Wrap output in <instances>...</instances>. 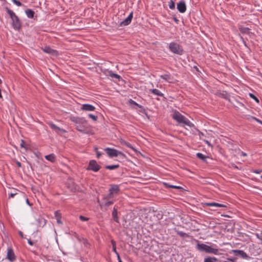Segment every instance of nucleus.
Listing matches in <instances>:
<instances>
[{
	"instance_id": "51",
	"label": "nucleus",
	"mask_w": 262,
	"mask_h": 262,
	"mask_svg": "<svg viewBox=\"0 0 262 262\" xmlns=\"http://www.w3.org/2000/svg\"><path fill=\"white\" fill-rule=\"evenodd\" d=\"M111 243L112 244L113 247L114 246H116V242L114 240L111 241Z\"/></svg>"
},
{
	"instance_id": "43",
	"label": "nucleus",
	"mask_w": 262,
	"mask_h": 262,
	"mask_svg": "<svg viewBox=\"0 0 262 262\" xmlns=\"http://www.w3.org/2000/svg\"><path fill=\"white\" fill-rule=\"evenodd\" d=\"M256 236L257 238H258L259 240H260L261 241V244H262V235H259V234L257 233L256 234Z\"/></svg>"
},
{
	"instance_id": "14",
	"label": "nucleus",
	"mask_w": 262,
	"mask_h": 262,
	"mask_svg": "<svg viewBox=\"0 0 262 262\" xmlns=\"http://www.w3.org/2000/svg\"><path fill=\"white\" fill-rule=\"evenodd\" d=\"M42 50L44 52L51 54L52 55H56L57 52L56 50L51 49L49 46H46L45 48H42Z\"/></svg>"
},
{
	"instance_id": "23",
	"label": "nucleus",
	"mask_w": 262,
	"mask_h": 262,
	"mask_svg": "<svg viewBox=\"0 0 262 262\" xmlns=\"http://www.w3.org/2000/svg\"><path fill=\"white\" fill-rule=\"evenodd\" d=\"M196 157H197V158H198L199 159L202 160V161H203L204 162H206L207 158H208V157L205 156L204 155H203V154L200 153V152H198L196 154Z\"/></svg>"
},
{
	"instance_id": "53",
	"label": "nucleus",
	"mask_w": 262,
	"mask_h": 262,
	"mask_svg": "<svg viewBox=\"0 0 262 262\" xmlns=\"http://www.w3.org/2000/svg\"><path fill=\"white\" fill-rule=\"evenodd\" d=\"M241 154L244 157L247 156V154L244 152H243V151L241 152Z\"/></svg>"
},
{
	"instance_id": "19",
	"label": "nucleus",
	"mask_w": 262,
	"mask_h": 262,
	"mask_svg": "<svg viewBox=\"0 0 262 262\" xmlns=\"http://www.w3.org/2000/svg\"><path fill=\"white\" fill-rule=\"evenodd\" d=\"M113 203H114V202L113 201H110L109 200L104 201V199L103 198V199L102 200V203L100 205V206L102 207L103 206L108 207V206L111 205L112 204H113Z\"/></svg>"
},
{
	"instance_id": "25",
	"label": "nucleus",
	"mask_w": 262,
	"mask_h": 262,
	"mask_svg": "<svg viewBox=\"0 0 262 262\" xmlns=\"http://www.w3.org/2000/svg\"><path fill=\"white\" fill-rule=\"evenodd\" d=\"M26 13L29 18H33L34 15V12L31 9H28L26 11Z\"/></svg>"
},
{
	"instance_id": "22",
	"label": "nucleus",
	"mask_w": 262,
	"mask_h": 262,
	"mask_svg": "<svg viewBox=\"0 0 262 262\" xmlns=\"http://www.w3.org/2000/svg\"><path fill=\"white\" fill-rule=\"evenodd\" d=\"M37 222H38V225L41 227L44 226L46 224V220L41 217H39L38 219H37Z\"/></svg>"
},
{
	"instance_id": "36",
	"label": "nucleus",
	"mask_w": 262,
	"mask_h": 262,
	"mask_svg": "<svg viewBox=\"0 0 262 262\" xmlns=\"http://www.w3.org/2000/svg\"><path fill=\"white\" fill-rule=\"evenodd\" d=\"M79 219H80V220L81 221H83V222H84V221H88L89 220V218H88V217H85V216H82V215H80V216H79Z\"/></svg>"
},
{
	"instance_id": "41",
	"label": "nucleus",
	"mask_w": 262,
	"mask_h": 262,
	"mask_svg": "<svg viewBox=\"0 0 262 262\" xmlns=\"http://www.w3.org/2000/svg\"><path fill=\"white\" fill-rule=\"evenodd\" d=\"M18 193L17 192L10 193L9 194V198H13L15 195H17Z\"/></svg>"
},
{
	"instance_id": "17",
	"label": "nucleus",
	"mask_w": 262,
	"mask_h": 262,
	"mask_svg": "<svg viewBox=\"0 0 262 262\" xmlns=\"http://www.w3.org/2000/svg\"><path fill=\"white\" fill-rule=\"evenodd\" d=\"M206 205L208 206H213L216 207H226L227 206L224 204H219L217 203H207Z\"/></svg>"
},
{
	"instance_id": "54",
	"label": "nucleus",
	"mask_w": 262,
	"mask_h": 262,
	"mask_svg": "<svg viewBox=\"0 0 262 262\" xmlns=\"http://www.w3.org/2000/svg\"><path fill=\"white\" fill-rule=\"evenodd\" d=\"M101 156V154H100L98 151H97V157L99 158Z\"/></svg>"
},
{
	"instance_id": "24",
	"label": "nucleus",
	"mask_w": 262,
	"mask_h": 262,
	"mask_svg": "<svg viewBox=\"0 0 262 262\" xmlns=\"http://www.w3.org/2000/svg\"><path fill=\"white\" fill-rule=\"evenodd\" d=\"M218 261L217 258L215 257H208L205 258L204 262H216Z\"/></svg>"
},
{
	"instance_id": "32",
	"label": "nucleus",
	"mask_w": 262,
	"mask_h": 262,
	"mask_svg": "<svg viewBox=\"0 0 262 262\" xmlns=\"http://www.w3.org/2000/svg\"><path fill=\"white\" fill-rule=\"evenodd\" d=\"M176 232L178 235H179L180 236L182 237L188 236L187 234L186 233L183 232L182 231L177 230Z\"/></svg>"
},
{
	"instance_id": "21",
	"label": "nucleus",
	"mask_w": 262,
	"mask_h": 262,
	"mask_svg": "<svg viewBox=\"0 0 262 262\" xmlns=\"http://www.w3.org/2000/svg\"><path fill=\"white\" fill-rule=\"evenodd\" d=\"M160 77L162 79H163L168 82H170V80H171L172 79L171 76L169 74H165L164 75H162L160 76Z\"/></svg>"
},
{
	"instance_id": "47",
	"label": "nucleus",
	"mask_w": 262,
	"mask_h": 262,
	"mask_svg": "<svg viewBox=\"0 0 262 262\" xmlns=\"http://www.w3.org/2000/svg\"><path fill=\"white\" fill-rule=\"evenodd\" d=\"M253 119H254V120H255L257 122H258V123H262V121H260V120H259V119H257V118H255V117H253Z\"/></svg>"
},
{
	"instance_id": "28",
	"label": "nucleus",
	"mask_w": 262,
	"mask_h": 262,
	"mask_svg": "<svg viewBox=\"0 0 262 262\" xmlns=\"http://www.w3.org/2000/svg\"><path fill=\"white\" fill-rule=\"evenodd\" d=\"M119 167L118 164L117 165H107L105 166V168L110 170H113L116 168H118Z\"/></svg>"
},
{
	"instance_id": "10",
	"label": "nucleus",
	"mask_w": 262,
	"mask_h": 262,
	"mask_svg": "<svg viewBox=\"0 0 262 262\" xmlns=\"http://www.w3.org/2000/svg\"><path fill=\"white\" fill-rule=\"evenodd\" d=\"M81 110L85 111H94L95 110V107L91 104H83L82 105Z\"/></svg>"
},
{
	"instance_id": "33",
	"label": "nucleus",
	"mask_w": 262,
	"mask_h": 262,
	"mask_svg": "<svg viewBox=\"0 0 262 262\" xmlns=\"http://www.w3.org/2000/svg\"><path fill=\"white\" fill-rule=\"evenodd\" d=\"M168 5L170 9H173L175 8V3L172 0H170Z\"/></svg>"
},
{
	"instance_id": "42",
	"label": "nucleus",
	"mask_w": 262,
	"mask_h": 262,
	"mask_svg": "<svg viewBox=\"0 0 262 262\" xmlns=\"http://www.w3.org/2000/svg\"><path fill=\"white\" fill-rule=\"evenodd\" d=\"M236 258H227V260H225L226 261H230V262H236L235 261Z\"/></svg>"
},
{
	"instance_id": "5",
	"label": "nucleus",
	"mask_w": 262,
	"mask_h": 262,
	"mask_svg": "<svg viewBox=\"0 0 262 262\" xmlns=\"http://www.w3.org/2000/svg\"><path fill=\"white\" fill-rule=\"evenodd\" d=\"M169 49L174 54L181 55L183 54L184 51L182 47L178 43L172 42L169 43Z\"/></svg>"
},
{
	"instance_id": "4",
	"label": "nucleus",
	"mask_w": 262,
	"mask_h": 262,
	"mask_svg": "<svg viewBox=\"0 0 262 262\" xmlns=\"http://www.w3.org/2000/svg\"><path fill=\"white\" fill-rule=\"evenodd\" d=\"M172 118L179 123H183L189 126H191L192 125L188 119L186 118L179 112H175L172 116Z\"/></svg>"
},
{
	"instance_id": "30",
	"label": "nucleus",
	"mask_w": 262,
	"mask_h": 262,
	"mask_svg": "<svg viewBox=\"0 0 262 262\" xmlns=\"http://www.w3.org/2000/svg\"><path fill=\"white\" fill-rule=\"evenodd\" d=\"M108 73H109V75L112 78H117V79L120 78V76H119L118 74L113 73L112 71H109Z\"/></svg>"
},
{
	"instance_id": "13",
	"label": "nucleus",
	"mask_w": 262,
	"mask_h": 262,
	"mask_svg": "<svg viewBox=\"0 0 262 262\" xmlns=\"http://www.w3.org/2000/svg\"><path fill=\"white\" fill-rule=\"evenodd\" d=\"M7 258L10 261H13L15 259V256L12 249H8Z\"/></svg>"
},
{
	"instance_id": "27",
	"label": "nucleus",
	"mask_w": 262,
	"mask_h": 262,
	"mask_svg": "<svg viewBox=\"0 0 262 262\" xmlns=\"http://www.w3.org/2000/svg\"><path fill=\"white\" fill-rule=\"evenodd\" d=\"M163 184L166 187L175 188V189H182V187L180 186L169 185L168 183H165V182H164Z\"/></svg>"
},
{
	"instance_id": "16",
	"label": "nucleus",
	"mask_w": 262,
	"mask_h": 262,
	"mask_svg": "<svg viewBox=\"0 0 262 262\" xmlns=\"http://www.w3.org/2000/svg\"><path fill=\"white\" fill-rule=\"evenodd\" d=\"M55 217L57 220V223L58 224H62V222L61 220V214L60 213L59 211L57 210L54 212Z\"/></svg>"
},
{
	"instance_id": "35",
	"label": "nucleus",
	"mask_w": 262,
	"mask_h": 262,
	"mask_svg": "<svg viewBox=\"0 0 262 262\" xmlns=\"http://www.w3.org/2000/svg\"><path fill=\"white\" fill-rule=\"evenodd\" d=\"M249 96H250V97L251 98L254 99L256 102H257V103L259 102L258 99L254 94L250 93V94H249Z\"/></svg>"
},
{
	"instance_id": "38",
	"label": "nucleus",
	"mask_w": 262,
	"mask_h": 262,
	"mask_svg": "<svg viewBox=\"0 0 262 262\" xmlns=\"http://www.w3.org/2000/svg\"><path fill=\"white\" fill-rule=\"evenodd\" d=\"M249 29L247 28H244L241 30V31L244 33H248Z\"/></svg>"
},
{
	"instance_id": "48",
	"label": "nucleus",
	"mask_w": 262,
	"mask_h": 262,
	"mask_svg": "<svg viewBox=\"0 0 262 262\" xmlns=\"http://www.w3.org/2000/svg\"><path fill=\"white\" fill-rule=\"evenodd\" d=\"M204 142L209 146H212L210 143L207 140H204Z\"/></svg>"
},
{
	"instance_id": "15",
	"label": "nucleus",
	"mask_w": 262,
	"mask_h": 262,
	"mask_svg": "<svg viewBox=\"0 0 262 262\" xmlns=\"http://www.w3.org/2000/svg\"><path fill=\"white\" fill-rule=\"evenodd\" d=\"M120 190V188L118 185H111V188H110V192H111V193L113 194H117Z\"/></svg>"
},
{
	"instance_id": "40",
	"label": "nucleus",
	"mask_w": 262,
	"mask_h": 262,
	"mask_svg": "<svg viewBox=\"0 0 262 262\" xmlns=\"http://www.w3.org/2000/svg\"><path fill=\"white\" fill-rule=\"evenodd\" d=\"M12 1L15 4H16L18 6H20L21 5V3L19 1L16 0H12Z\"/></svg>"
},
{
	"instance_id": "46",
	"label": "nucleus",
	"mask_w": 262,
	"mask_h": 262,
	"mask_svg": "<svg viewBox=\"0 0 262 262\" xmlns=\"http://www.w3.org/2000/svg\"><path fill=\"white\" fill-rule=\"evenodd\" d=\"M28 243L31 246L33 245V243L30 239H28Z\"/></svg>"
},
{
	"instance_id": "45",
	"label": "nucleus",
	"mask_w": 262,
	"mask_h": 262,
	"mask_svg": "<svg viewBox=\"0 0 262 262\" xmlns=\"http://www.w3.org/2000/svg\"><path fill=\"white\" fill-rule=\"evenodd\" d=\"M18 234H19V235H20L22 238H25V236H24V235L23 233L21 231H19L18 232Z\"/></svg>"
},
{
	"instance_id": "9",
	"label": "nucleus",
	"mask_w": 262,
	"mask_h": 262,
	"mask_svg": "<svg viewBox=\"0 0 262 262\" xmlns=\"http://www.w3.org/2000/svg\"><path fill=\"white\" fill-rule=\"evenodd\" d=\"M177 9L180 12L184 13L186 10V6L185 2L183 1L180 2L177 4Z\"/></svg>"
},
{
	"instance_id": "18",
	"label": "nucleus",
	"mask_w": 262,
	"mask_h": 262,
	"mask_svg": "<svg viewBox=\"0 0 262 262\" xmlns=\"http://www.w3.org/2000/svg\"><path fill=\"white\" fill-rule=\"evenodd\" d=\"M112 216L114 220L116 222L119 223V217L117 216V208H116V206L114 207L113 211L112 212Z\"/></svg>"
},
{
	"instance_id": "29",
	"label": "nucleus",
	"mask_w": 262,
	"mask_h": 262,
	"mask_svg": "<svg viewBox=\"0 0 262 262\" xmlns=\"http://www.w3.org/2000/svg\"><path fill=\"white\" fill-rule=\"evenodd\" d=\"M121 143L122 144L125 145L127 147L132 149L134 151H136V150L132 146V145L129 143L126 142L125 141H122Z\"/></svg>"
},
{
	"instance_id": "50",
	"label": "nucleus",
	"mask_w": 262,
	"mask_h": 262,
	"mask_svg": "<svg viewBox=\"0 0 262 262\" xmlns=\"http://www.w3.org/2000/svg\"><path fill=\"white\" fill-rule=\"evenodd\" d=\"M117 258H118V260L119 262H122L119 254H118Z\"/></svg>"
},
{
	"instance_id": "1",
	"label": "nucleus",
	"mask_w": 262,
	"mask_h": 262,
	"mask_svg": "<svg viewBox=\"0 0 262 262\" xmlns=\"http://www.w3.org/2000/svg\"><path fill=\"white\" fill-rule=\"evenodd\" d=\"M70 120L75 123L76 129L78 131L83 134H88L90 133L87 121L84 118L72 116L70 117Z\"/></svg>"
},
{
	"instance_id": "52",
	"label": "nucleus",
	"mask_w": 262,
	"mask_h": 262,
	"mask_svg": "<svg viewBox=\"0 0 262 262\" xmlns=\"http://www.w3.org/2000/svg\"><path fill=\"white\" fill-rule=\"evenodd\" d=\"M173 19L176 23H178L179 20L176 17H173Z\"/></svg>"
},
{
	"instance_id": "2",
	"label": "nucleus",
	"mask_w": 262,
	"mask_h": 262,
	"mask_svg": "<svg viewBox=\"0 0 262 262\" xmlns=\"http://www.w3.org/2000/svg\"><path fill=\"white\" fill-rule=\"evenodd\" d=\"M6 10L12 20L13 28L16 30H19L21 28V23L18 17L12 10L9 9L8 8L6 7Z\"/></svg>"
},
{
	"instance_id": "3",
	"label": "nucleus",
	"mask_w": 262,
	"mask_h": 262,
	"mask_svg": "<svg viewBox=\"0 0 262 262\" xmlns=\"http://www.w3.org/2000/svg\"><path fill=\"white\" fill-rule=\"evenodd\" d=\"M197 249L201 251L207 253L217 254L219 249L213 246H209L204 244H198L196 245Z\"/></svg>"
},
{
	"instance_id": "26",
	"label": "nucleus",
	"mask_w": 262,
	"mask_h": 262,
	"mask_svg": "<svg viewBox=\"0 0 262 262\" xmlns=\"http://www.w3.org/2000/svg\"><path fill=\"white\" fill-rule=\"evenodd\" d=\"M150 91L153 93L154 94L159 96H162L163 94L158 90L157 89H151L150 90Z\"/></svg>"
},
{
	"instance_id": "11",
	"label": "nucleus",
	"mask_w": 262,
	"mask_h": 262,
	"mask_svg": "<svg viewBox=\"0 0 262 262\" xmlns=\"http://www.w3.org/2000/svg\"><path fill=\"white\" fill-rule=\"evenodd\" d=\"M133 17V12H132L129 14V15L128 16V17L121 23L120 25L121 26H127V25H129L131 22Z\"/></svg>"
},
{
	"instance_id": "58",
	"label": "nucleus",
	"mask_w": 262,
	"mask_h": 262,
	"mask_svg": "<svg viewBox=\"0 0 262 262\" xmlns=\"http://www.w3.org/2000/svg\"><path fill=\"white\" fill-rule=\"evenodd\" d=\"M260 178L262 179V175L260 176Z\"/></svg>"
},
{
	"instance_id": "57",
	"label": "nucleus",
	"mask_w": 262,
	"mask_h": 262,
	"mask_svg": "<svg viewBox=\"0 0 262 262\" xmlns=\"http://www.w3.org/2000/svg\"><path fill=\"white\" fill-rule=\"evenodd\" d=\"M2 82V81L1 79H0V84Z\"/></svg>"
},
{
	"instance_id": "7",
	"label": "nucleus",
	"mask_w": 262,
	"mask_h": 262,
	"mask_svg": "<svg viewBox=\"0 0 262 262\" xmlns=\"http://www.w3.org/2000/svg\"><path fill=\"white\" fill-rule=\"evenodd\" d=\"M101 166L98 165L95 160H91L86 169L97 172L100 170Z\"/></svg>"
},
{
	"instance_id": "39",
	"label": "nucleus",
	"mask_w": 262,
	"mask_h": 262,
	"mask_svg": "<svg viewBox=\"0 0 262 262\" xmlns=\"http://www.w3.org/2000/svg\"><path fill=\"white\" fill-rule=\"evenodd\" d=\"M89 117L91 118H92L93 120L96 121L97 119V117L96 116H95L93 114H89Z\"/></svg>"
},
{
	"instance_id": "6",
	"label": "nucleus",
	"mask_w": 262,
	"mask_h": 262,
	"mask_svg": "<svg viewBox=\"0 0 262 262\" xmlns=\"http://www.w3.org/2000/svg\"><path fill=\"white\" fill-rule=\"evenodd\" d=\"M107 154L111 158L120 157L122 159L126 158L125 155L121 151L114 148H106L105 149Z\"/></svg>"
},
{
	"instance_id": "55",
	"label": "nucleus",
	"mask_w": 262,
	"mask_h": 262,
	"mask_svg": "<svg viewBox=\"0 0 262 262\" xmlns=\"http://www.w3.org/2000/svg\"><path fill=\"white\" fill-rule=\"evenodd\" d=\"M261 171H262V170H260V171H259V170H256V171H254V172H255V173H260Z\"/></svg>"
},
{
	"instance_id": "44",
	"label": "nucleus",
	"mask_w": 262,
	"mask_h": 262,
	"mask_svg": "<svg viewBox=\"0 0 262 262\" xmlns=\"http://www.w3.org/2000/svg\"><path fill=\"white\" fill-rule=\"evenodd\" d=\"M113 251L116 254L117 256L118 255V254H119V253L117 252L116 250V246H114V247H113Z\"/></svg>"
},
{
	"instance_id": "56",
	"label": "nucleus",
	"mask_w": 262,
	"mask_h": 262,
	"mask_svg": "<svg viewBox=\"0 0 262 262\" xmlns=\"http://www.w3.org/2000/svg\"><path fill=\"white\" fill-rule=\"evenodd\" d=\"M26 203H27L28 205H30V203H29V200H28V199H26Z\"/></svg>"
},
{
	"instance_id": "8",
	"label": "nucleus",
	"mask_w": 262,
	"mask_h": 262,
	"mask_svg": "<svg viewBox=\"0 0 262 262\" xmlns=\"http://www.w3.org/2000/svg\"><path fill=\"white\" fill-rule=\"evenodd\" d=\"M231 252L233 253L234 255L239 256L243 259H248L250 258V257L243 250H232Z\"/></svg>"
},
{
	"instance_id": "12",
	"label": "nucleus",
	"mask_w": 262,
	"mask_h": 262,
	"mask_svg": "<svg viewBox=\"0 0 262 262\" xmlns=\"http://www.w3.org/2000/svg\"><path fill=\"white\" fill-rule=\"evenodd\" d=\"M48 124L50 126V127L55 130L56 133H58L59 132H62V133H65L66 130L62 128H60V127L56 126L55 124H54L53 123L51 122H48Z\"/></svg>"
},
{
	"instance_id": "31",
	"label": "nucleus",
	"mask_w": 262,
	"mask_h": 262,
	"mask_svg": "<svg viewBox=\"0 0 262 262\" xmlns=\"http://www.w3.org/2000/svg\"><path fill=\"white\" fill-rule=\"evenodd\" d=\"M113 193H111V192H110L109 194H108L106 196L103 198L104 200L106 201L112 199L113 198Z\"/></svg>"
},
{
	"instance_id": "34",
	"label": "nucleus",
	"mask_w": 262,
	"mask_h": 262,
	"mask_svg": "<svg viewBox=\"0 0 262 262\" xmlns=\"http://www.w3.org/2000/svg\"><path fill=\"white\" fill-rule=\"evenodd\" d=\"M129 103L130 105H135L137 106H138L139 107H142V106L140 105V104L137 103L135 101H134V100H133L132 99H130L129 100Z\"/></svg>"
},
{
	"instance_id": "49",
	"label": "nucleus",
	"mask_w": 262,
	"mask_h": 262,
	"mask_svg": "<svg viewBox=\"0 0 262 262\" xmlns=\"http://www.w3.org/2000/svg\"><path fill=\"white\" fill-rule=\"evenodd\" d=\"M16 163L17 165L18 166V167H20L21 166V164L20 162H19L18 161H16Z\"/></svg>"
},
{
	"instance_id": "20",
	"label": "nucleus",
	"mask_w": 262,
	"mask_h": 262,
	"mask_svg": "<svg viewBox=\"0 0 262 262\" xmlns=\"http://www.w3.org/2000/svg\"><path fill=\"white\" fill-rule=\"evenodd\" d=\"M45 158L46 160L51 162H54L55 160V156L53 154H51L45 156Z\"/></svg>"
},
{
	"instance_id": "37",
	"label": "nucleus",
	"mask_w": 262,
	"mask_h": 262,
	"mask_svg": "<svg viewBox=\"0 0 262 262\" xmlns=\"http://www.w3.org/2000/svg\"><path fill=\"white\" fill-rule=\"evenodd\" d=\"M20 146L21 147H24L25 148H27V145L26 144L25 142L24 141V140H21Z\"/></svg>"
}]
</instances>
